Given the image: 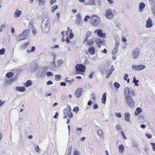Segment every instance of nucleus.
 Returning <instances> with one entry per match:
<instances>
[{"instance_id": "nucleus-1", "label": "nucleus", "mask_w": 155, "mask_h": 155, "mask_svg": "<svg viewBox=\"0 0 155 155\" xmlns=\"http://www.w3.org/2000/svg\"><path fill=\"white\" fill-rule=\"evenodd\" d=\"M50 23L48 21L47 15H45V18H43V21L41 24V29L44 33L48 32L49 31Z\"/></svg>"}, {"instance_id": "nucleus-2", "label": "nucleus", "mask_w": 155, "mask_h": 155, "mask_svg": "<svg viewBox=\"0 0 155 155\" xmlns=\"http://www.w3.org/2000/svg\"><path fill=\"white\" fill-rule=\"evenodd\" d=\"M100 22V18L96 15H93L91 18L90 23L94 25H97Z\"/></svg>"}, {"instance_id": "nucleus-3", "label": "nucleus", "mask_w": 155, "mask_h": 155, "mask_svg": "<svg viewBox=\"0 0 155 155\" xmlns=\"http://www.w3.org/2000/svg\"><path fill=\"white\" fill-rule=\"evenodd\" d=\"M85 66L81 64L77 65L75 68L77 71L76 74H81L85 71Z\"/></svg>"}, {"instance_id": "nucleus-4", "label": "nucleus", "mask_w": 155, "mask_h": 155, "mask_svg": "<svg viewBox=\"0 0 155 155\" xmlns=\"http://www.w3.org/2000/svg\"><path fill=\"white\" fill-rule=\"evenodd\" d=\"M126 102L127 104L130 107H133L135 103L132 98L129 96V94L124 95Z\"/></svg>"}, {"instance_id": "nucleus-5", "label": "nucleus", "mask_w": 155, "mask_h": 155, "mask_svg": "<svg viewBox=\"0 0 155 155\" xmlns=\"http://www.w3.org/2000/svg\"><path fill=\"white\" fill-rule=\"evenodd\" d=\"M140 51L139 48H134L132 52V58L134 59L137 58L139 54Z\"/></svg>"}, {"instance_id": "nucleus-6", "label": "nucleus", "mask_w": 155, "mask_h": 155, "mask_svg": "<svg viewBox=\"0 0 155 155\" xmlns=\"http://www.w3.org/2000/svg\"><path fill=\"white\" fill-rule=\"evenodd\" d=\"M94 33H97V34L100 37L102 38H105L106 34L105 33H103L101 29H97L94 31Z\"/></svg>"}, {"instance_id": "nucleus-7", "label": "nucleus", "mask_w": 155, "mask_h": 155, "mask_svg": "<svg viewBox=\"0 0 155 155\" xmlns=\"http://www.w3.org/2000/svg\"><path fill=\"white\" fill-rule=\"evenodd\" d=\"M145 68V65H140L138 66H134L133 65L132 66V70H134L136 71H139L141 70L144 69Z\"/></svg>"}, {"instance_id": "nucleus-8", "label": "nucleus", "mask_w": 155, "mask_h": 155, "mask_svg": "<svg viewBox=\"0 0 155 155\" xmlns=\"http://www.w3.org/2000/svg\"><path fill=\"white\" fill-rule=\"evenodd\" d=\"M105 16L106 17L109 19H111L114 16L113 15L112 13V12L110 9L106 10L105 12Z\"/></svg>"}, {"instance_id": "nucleus-9", "label": "nucleus", "mask_w": 155, "mask_h": 155, "mask_svg": "<svg viewBox=\"0 0 155 155\" xmlns=\"http://www.w3.org/2000/svg\"><path fill=\"white\" fill-rule=\"evenodd\" d=\"M81 89H82L78 88L75 91V94L76 97L79 98L81 96L82 93Z\"/></svg>"}, {"instance_id": "nucleus-10", "label": "nucleus", "mask_w": 155, "mask_h": 155, "mask_svg": "<svg viewBox=\"0 0 155 155\" xmlns=\"http://www.w3.org/2000/svg\"><path fill=\"white\" fill-rule=\"evenodd\" d=\"M27 39L25 35L22 34V33L18 35L16 37V39L18 41H21L24 39Z\"/></svg>"}, {"instance_id": "nucleus-11", "label": "nucleus", "mask_w": 155, "mask_h": 155, "mask_svg": "<svg viewBox=\"0 0 155 155\" xmlns=\"http://www.w3.org/2000/svg\"><path fill=\"white\" fill-rule=\"evenodd\" d=\"M38 69V67L36 64H32L30 66V69L32 72H35Z\"/></svg>"}, {"instance_id": "nucleus-12", "label": "nucleus", "mask_w": 155, "mask_h": 155, "mask_svg": "<svg viewBox=\"0 0 155 155\" xmlns=\"http://www.w3.org/2000/svg\"><path fill=\"white\" fill-rule=\"evenodd\" d=\"M134 92V91L131 90V91H130V90L129 88H128L127 87H126L125 88L124 90V93L125 95H127L129 94H129L130 93V94L132 95V94H133Z\"/></svg>"}, {"instance_id": "nucleus-13", "label": "nucleus", "mask_w": 155, "mask_h": 155, "mask_svg": "<svg viewBox=\"0 0 155 155\" xmlns=\"http://www.w3.org/2000/svg\"><path fill=\"white\" fill-rule=\"evenodd\" d=\"M63 112L64 115V118H66L68 120L67 122V124H68L69 122V120L67 118V116H68V115H69L68 110L67 109H65L64 110Z\"/></svg>"}, {"instance_id": "nucleus-14", "label": "nucleus", "mask_w": 155, "mask_h": 155, "mask_svg": "<svg viewBox=\"0 0 155 155\" xmlns=\"http://www.w3.org/2000/svg\"><path fill=\"white\" fill-rule=\"evenodd\" d=\"M16 90L21 91L24 92L25 91L26 89L25 87L23 86L19 87L17 86L15 87Z\"/></svg>"}, {"instance_id": "nucleus-15", "label": "nucleus", "mask_w": 155, "mask_h": 155, "mask_svg": "<svg viewBox=\"0 0 155 155\" xmlns=\"http://www.w3.org/2000/svg\"><path fill=\"white\" fill-rule=\"evenodd\" d=\"M83 21L80 17H78L76 19V23L78 26L82 24Z\"/></svg>"}, {"instance_id": "nucleus-16", "label": "nucleus", "mask_w": 155, "mask_h": 155, "mask_svg": "<svg viewBox=\"0 0 155 155\" xmlns=\"http://www.w3.org/2000/svg\"><path fill=\"white\" fill-rule=\"evenodd\" d=\"M152 25V23L151 19L150 18H149L147 21L146 27L147 28H149L151 27Z\"/></svg>"}, {"instance_id": "nucleus-17", "label": "nucleus", "mask_w": 155, "mask_h": 155, "mask_svg": "<svg viewBox=\"0 0 155 155\" xmlns=\"http://www.w3.org/2000/svg\"><path fill=\"white\" fill-rule=\"evenodd\" d=\"M29 32L30 30L28 29H27L24 30L22 34L25 35V36L27 38L28 37Z\"/></svg>"}, {"instance_id": "nucleus-18", "label": "nucleus", "mask_w": 155, "mask_h": 155, "mask_svg": "<svg viewBox=\"0 0 155 155\" xmlns=\"http://www.w3.org/2000/svg\"><path fill=\"white\" fill-rule=\"evenodd\" d=\"M88 51L90 54H94L95 53L94 48L93 46L89 47L88 48Z\"/></svg>"}, {"instance_id": "nucleus-19", "label": "nucleus", "mask_w": 155, "mask_h": 155, "mask_svg": "<svg viewBox=\"0 0 155 155\" xmlns=\"http://www.w3.org/2000/svg\"><path fill=\"white\" fill-rule=\"evenodd\" d=\"M22 12L18 11L17 9L15 11L14 14V16L15 17H19L21 14Z\"/></svg>"}, {"instance_id": "nucleus-20", "label": "nucleus", "mask_w": 155, "mask_h": 155, "mask_svg": "<svg viewBox=\"0 0 155 155\" xmlns=\"http://www.w3.org/2000/svg\"><path fill=\"white\" fill-rule=\"evenodd\" d=\"M145 4L141 2L139 4V9L140 11L141 12L143 11L142 9L145 8Z\"/></svg>"}, {"instance_id": "nucleus-21", "label": "nucleus", "mask_w": 155, "mask_h": 155, "mask_svg": "<svg viewBox=\"0 0 155 155\" xmlns=\"http://www.w3.org/2000/svg\"><path fill=\"white\" fill-rule=\"evenodd\" d=\"M14 75L13 73L12 72H9L7 73L5 76L8 78L12 77Z\"/></svg>"}, {"instance_id": "nucleus-22", "label": "nucleus", "mask_w": 155, "mask_h": 155, "mask_svg": "<svg viewBox=\"0 0 155 155\" xmlns=\"http://www.w3.org/2000/svg\"><path fill=\"white\" fill-rule=\"evenodd\" d=\"M115 27L116 28V29L119 30L122 28V26L120 23H117L115 24Z\"/></svg>"}, {"instance_id": "nucleus-23", "label": "nucleus", "mask_w": 155, "mask_h": 155, "mask_svg": "<svg viewBox=\"0 0 155 155\" xmlns=\"http://www.w3.org/2000/svg\"><path fill=\"white\" fill-rule=\"evenodd\" d=\"M124 146L121 144L119 146V151L120 153H122L124 152Z\"/></svg>"}, {"instance_id": "nucleus-24", "label": "nucleus", "mask_w": 155, "mask_h": 155, "mask_svg": "<svg viewBox=\"0 0 155 155\" xmlns=\"http://www.w3.org/2000/svg\"><path fill=\"white\" fill-rule=\"evenodd\" d=\"M94 37H93L90 40H89V41L87 42V44L89 45V46H91L94 42Z\"/></svg>"}, {"instance_id": "nucleus-25", "label": "nucleus", "mask_w": 155, "mask_h": 155, "mask_svg": "<svg viewBox=\"0 0 155 155\" xmlns=\"http://www.w3.org/2000/svg\"><path fill=\"white\" fill-rule=\"evenodd\" d=\"M124 117L125 120L128 121H129V119L130 118V114L128 113H126L124 115Z\"/></svg>"}, {"instance_id": "nucleus-26", "label": "nucleus", "mask_w": 155, "mask_h": 155, "mask_svg": "<svg viewBox=\"0 0 155 155\" xmlns=\"http://www.w3.org/2000/svg\"><path fill=\"white\" fill-rule=\"evenodd\" d=\"M32 83L30 80L28 81L24 84V85L26 87L32 85Z\"/></svg>"}, {"instance_id": "nucleus-27", "label": "nucleus", "mask_w": 155, "mask_h": 155, "mask_svg": "<svg viewBox=\"0 0 155 155\" xmlns=\"http://www.w3.org/2000/svg\"><path fill=\"white\" fill-rule=\"evenodd\" d=\"M106 99V94L105 93H104L102 96V103L103 104H105Z\"/></svg>"}, {"instance_id": "nucleus-28", "label": "nucleus", "mask_w": 155, "mask_h": 155, "mask_svg": "<svg viewBox=\"0 0 155 155\" xmlns=\"http://www.w3.org/2000/svg\"><path fill=\"white\" fill-rule=\"evenodd\" d=\"M85 4L87 5H94V2L92 0H89Z\"/></svg>"}, {"instance_id": "nucleus-29", "label": "nucleus", "mask_w": 155, "mask_h": 155, "mask_svg": "<svg viewBox=\"0 0 155 155\" xmlns=\"http://www.w3.org/2000/svg\"><path fill=\"white\" fill-rule=\"evenodd\" d=\"M82 129L81 127L77 128L76 132V133L77 135H80L81 133V132L82 131Z\"/></svg>"}, {"instance_id": "nucleus-30", "label": "nucleus", "mask_w": 155, "mask_h": 155, "mask_svg": "<svg viewBox=\"0 0 155 155\" xmlns=\"http://www.w3.org/2000/svg\"><path fill=\"white\" fill-rule=\"evenodd\" d=\"M63 63V61L61 59H60L59 60L57 61V64L58 65V67L61 66V64Z\"/></svg>"}, {"instance_id": "nucleus-31", "label": "nucleus", "mask_w": 155, "mask_h": 155, "mask_svg": "<svg viewBox=\"0 0 155 155\" xmlns=\"http://www.w3.org/2000/svg\"><path fill=\"white\" fill-rule=\"evenodd\" d=\"M61 78V75L60 74H57L55 76V79L56 81H58L60 80Z\"/></svg>"}, {"instance_id": "nucleus-32", "label": "nucleus", "mask_w": 155, "mask_h": 155, "mask_svg": "<svg viewBox=\"0 0 155 155\" xmlns=\"http://www.w3.org/2000/svg\"><path fill=\"white\" fill-rule=\"evenodd\" d=\"M38 4L40 5H44L45 3L46 0H39Z\"/></svg>"}, {"instance_id": "nucleus-33", "label": "nucleus", "mask_w": 155, "mask_h": 155, "mask_svg": "<svg viewBox=\"0 0 155 155\" xmlns=\"http://www.w3.org/2000/svg\"><path fill=\"white\" fill-rule=\"evenodd\" d=\"M97 134L100 137L102 136L103 135V132L102 131L101 129H99L97 130Z\"/></svg>"}, {"instance_id": "nucleus-34", "label": "nucleus", "mask_w": 155, "mask_h": 155, "mask_svg": "<svg viewBox=\"0 0 155 155\" xmlns=\"http://www.w3.org/2000/svg\"><path fill=\"white\" fill-rule=\"evenodd\" d=\"M68 79V78H67L65 79V82L67 83V84H68L69 86H71L72 83L71 82V80H67Z\"/></svg>"}, {"instance_id": "nucleus-35", "label": "nucleus", "mask_w": 155, "mask_h": 155, "mask_svg": "<svg viewBox=\"0 0 155 155\" xmlns=\"http://www.w3.org/2000/svg\"><path fill=\"white\" fill-rule=\"evenodd\" d=\"M151 11L153 14V16L155 18V7L152 6L151 8Z\"/></svg>"}, {"instance_id": "nucleus-36", "label": "nucleus", "mask_w": 155, "mask_h": 155, "mask_svg": "<svg viewBox=\"0 0 155 155\" xmlns=\"http://www.w3.org/2000/svg\"><path fill=\"white\" fill-rule=\"evenodd\" d=\"M5 25L4 24H2L0 28V32H2L5 28Z\"/></svg>"}, {"instance_id": "nucleus-37", "label": "nucleus", "mask_w": 155, "mask_h": 155, "mask_svg": "<svg viewBox=\"0 0 155 155\" xmlns=\"http://www.w3.org/2000/svg\"><path fill=\"white\" fill-rule=\"evenodd\" d=\"M91 34V32L90 31H88L87 32L85 37L88 38Z\"/></svg>"}, {"instance_id": "nucleus-38", "label": "nucleus", "mask_w": 155, "mask_h": 155, "mask_svg": "<svg viewBox=\"0 0 155 155\" xmlns=\"http://www.w3.org/2000/svg\"><path fill=\"white\" fill-rule=\"evenodd\" d=\"M5 49L4 48H2L0 50V54L3 55L4 54Z\"/></svg>"}, {"instance_id": "nucleus-39", "label": "nucleus", "mask_w": 155, "mask_h": 155, "mask_svg": "<svg viewBox=\"0 0 155 155\" xmlns=\"http://www.w3.org/2000/svg\"><path fill=\"white\" fill-rule=\"evenodd\" d=\"M94 72L91 71L90 72V75H89L88 77L90 79H91L93 78V75L94 74Z\"/></svg>"}, {"instance_id": "nucleus-40", "label": "nucleus", "mask_w": 155, "mask_h": 155, "mask_svg": "<svg viewBox=\"0 0 155 155\" xmlns=\"http://www.w3.org/2000/svg\"><path fill=\"white\" fill-rule=\"evenodd\" d=\"M114 84V87L117 88H118L120 87V84L117 82H115Z\"/></svg>"}, {"instance_id": "nucleus-41", "label": "nucleus", "mask_w": 155, "mask_h": 155, "mask_svg": "<svg viewBox=\"0 0 155 155\" xmlns=\"http://www.w3.org/2000/svg\"><path fill=\"white\" fill-rule=\"evenodd\" d=\"M115 115L118 117H121L122 116L121 114L120 113H115Z\"/></svg>"}, {"instance_id": "nucleus-42", "label": "nucleus", "mask_w": 155, "mask_h": 155, "mask_svg": "<svg viewBox=\"0 0 155 155\" xmlns=\"http://www.w3.org/2000/svg\"><path fill=\"white\" fill-rule=\"evenodd\" d=\"M114 38L115 41H119V38L117 35H114Z\"/></svg>"}, {"instance_id": "nucleus-43", "label": "nucleus", "mask_w": 155, "mask_h": 155, "mask_svg": "<svg viewBox=\"0 0 155 155\" xmlns=\"http://www.w3.org/2000/svg\"><path fill=\"white\" fill-rule=\"evenodd\" d=\"M139 81V80H136V79L135 77L134 76L133 78V82L134 83L136 84Z\"/></svg>"}, {"instance_id": "nucleus-44", "label": "nucleus", "mask_w": 155, "mask_h": 155, "mask_svg": "<svg viewBox=\"0 0 155 155\" xmlns=\"http://www.w3.org/2000/svg\"><path fill=\"white\" fill-rule=\"evenodd\" d=\"M150 144L153 146L152 148L153 150L155 151V143L151 142Z\"/></svg>"}, {"instance_id": "nucleus-45", "label": "nucleus", "mask_w": 155, "mask_h": 155, "mask_svg": "<svg viewBox=\"0 0 155 155\" xmlns=\"http://www.w3.org/2000/svg\"><path fill=\"white\" fill-rule=\"evenodd\" d=\"M47 75L48 76L51 77L53 75V74L50 71H48L47 73Z\"/></svg>"}, {"instance_id": "nucleus-46", "label": "nucleus", "mask_w": 155, "mask_h": 155, "mask_svg": "<svg viewBox=\"0 0 155 155\" xmlns=\"http://www.w3.org/2000/svg\"><path fill=\"white\" fill-rule=\"evenodd\" d=\"M149 150V148L147 147H145L144 148V151L147 154H148V151Z\"/></svg>"}, {"instance_id": "nucleus-47", "label": "nucleus", "mask_w": 155, "mask_h": 155, "mask_svg": "<svg viewBox=\"0 0 155 155\" xmlns=\"http://www.w3.org/2000/svg\"><path fill=\"white\" fill-rule=\"evenodd\" d=\"M136 111L140 113L142 111V110L140 108L138 107L136 109Z\"/></svg>"}, {"instance_id": "nucleus-48", "label": "nucleus", "mask_w": 155, "mask_h": 155, "mask_svg": "<svg viewBox=\"0 0 155 155\" xmlns=\"http://www.w3.org/2000/svg\"><path fill=\"white\" fill-rule=\"evenodd\" d=\"M79 110V108L78 107H74V109H73V111H76L77 112H78V111Z\"/></svg>"}, {"instance_id": "nucleus-49", "label": "nucleus", "mask_w": 155, "mask_h": 155, "mask_svg": "<svg viewBox=\"0 0 155 155\" xmlns=\"http://www.w3.org/2000/svg\"><path fill=\"white\" fill-rule=\"evenodd\" d=\"M90 16L89 15H86L85 17L84 18V20L85 21H87V18H90Z\"/></svg>"}, {"instance_id": "nucleus-50", "label": "nucleus", "mask_w": 155, "mask_h": 155, "mask_svg": "<svg viewBox=\"0 0 155 155\" xmlns=\"http://www.w3.org/2000/svg\"><path fill=\"white\" fill-rule=\"evenodd\" d=\"M74 36V35L73 33H71L69 34V37L70 39H72Z\"/></svg>"}, {"instance_id": "nucleus-51", "label": "nucleus", "mask_w": 155, "mask_h": 155, "mask_svg": "<svg viewBox=\"0 0 155 155\" xmlns=\"http://www.w3.org/2000/svg\"><path fill=\"white\" fill-rule=\"evenodd\" d=\"M116 128L117 130H119V131L120 130H121V128L120 127V126L119 125H117L116 126Z\"/></svg>"}, {"instance_id": "nucleus-52", "label": "nucleus", "mask_w": 155, "mask_h": 155, "mask_svg": "<svg viewBox=\"0 0 155 155\" xmlns=\"http://www.w3.org/2000/svg\"><path fill=\"white\" fill-rule=\"evenodd\" d=\"M122 40L123 42H125L126 41V39L125 36H122Z\"/></svg>"}, {"instance_id": "nucleus-53", "label": "nucleus", "mask_w": 155, "mask_h": 155, "mask_svg": "<svg viewBox=\"0 0 155 155\" xmlns=\"http://www.w3.org/2000/svg\"><path fill=\"white\" fill-rule=\"evenodd\" d=\"M112 73V71H109L108 73V74H107V75L106 76V78H108L110 75Z\"/></svg>"}, {"instance_id": "nucleus-54", "label": "nucleus", "mask_w": 155, "mask_h": 155, "mask_svg": "<svg viewBox=\"0 0 155 155\" xmlns=\"http://www.w3.org/2000/svg\"><path fill=\"white\" fill-rule=\"evenodd\" d=\"M121 135L123 137V138L124 139H126V137H125L124 134V133L123 130L121 131Z\"/></svg>"}, {"instance_id": "nucleus-55", "label": "nucleus", "mask_w": 155, "mask_h": 155, "mask_svg": "<svg viewBox=\"0 0 155 155\" xmlns=\"http://www.w3.org/2000/svg\"><path fill=\"white\" fill-rule=\"evenodd\" d=\"M72 147L71 146L70 147H69L68 149V151H69V153H68L70 154H71V152L72 151Z\"/></svg>"}, {"instance_id": "nucleus-56", "label": "nucleus", "mask_w": 155, "mask_h": 155, "mask_svg": "<svg viewBox=\"0 0 155 155\" xmlns=\"http://www.w3.org/2000/svg\"><path fill=\"white\" fill-rule=\"evenodd\" d=\"M35 151L37 152L38 153L39 151V146H37L35 148Z\"/></svg>"}, {"instance_id": "nucleus-57", "label": "nucleus", "mask_w": 155, "mask_h": 155, "mask_svg": "<svg viewBox=\"0 0 155 155\" xmlns=\"http://www.w3.org/2000/svg\"><path fill=\"white\" fill-rule=\"evenodd\" d=\"M115 45L116 47L117 48V47L119 46V41H115Z\"/></svg>"}, {"instance_id": "nucleus-58", "label": "nucleus", "mask_w": 155, "mask_h": 155, "mask_svg": "<svg viewBox=\"0 0 155 155\" xmlns=\"http://www.w3.org/2000/svg\"><path fill=\"white\" fill-rule=\"evenodd\" d=\"M5 101H2L0 100V107L2 106V105L4 103Z\"/></svg>"}, {"instance_id": "nucleus-59", "label": "nucleus", "mask_w": 155, "mask_h": 155, "mask_svg": "<svg viewBox=\"0 0 155 155\" xmlns=\"http://www.w3.org/2000/svg\"><path fill=\"white\" fill-rule=\"evenodd\" d=\"M146 136L149 139L151 138L152 137V135L150 134H146Z\"/></svg>"}, {"instance_id": "nucleus-60", "label": "nucleus", "mask_w": 155, "mask_h": 155, "mask_svg": "<svg viewBox=\"0 0 155 155\" xmlns=\"http://www.w3.org/2000/svg\"><path fill=\"white\" fill-rule=\"evenodd\" d=\"M68 114H69V113L70 114L69 116V117L70 118H72L73 117V114L71 112H68Z\"/></svg>"}, {"instance_id": "nucleus-61", "label": "nucleus", "mask_w": 155, "mask_h": 155, "mask_svg": "<svg viewBox=\"0 0 155 155\" xmlns=\"http://www.w3.org/2000/svg\"><path fill=\"white\" fill-rule=\"evenodd\" d=\"M128 77V75L127 74H124V80L125 81H126L127 80V78Z\"/></svg>"}, {"instance_id": "nucleus-62", "label": "nucleus", "mask_w": 155, "mask_h": 155, "mask_svg": "<svg viewBox=\"0 0 155 155\" xmlns=\"http://www.w3.org/2000/svg\"><path fill=\"white\" fill-rule=\"evenodd\" d=\"M80 153L78 151H76L74 153V155H79Z\"/></svg>"}, {"instance_id": "nucleus-63", "label": "nucleus", "mask_w": 155, "mask_h": 155, "mask_svg": "<svg viewBox=\"0 0 155 155\" xmlns=\"http://www.w3.org/2000/svg\"><path fill=\"white\" fill-rule=\"evenodd\" d=\"M117 51V47H115V48L113 50V52L114 53H116Z\"/></svg>"}, {"instance_id": "nucleus-64", "label": "nucleus", "mask_w": 155, "mask_h": 155, "mask_svg": "<svg viewBox=\"0 0 155 155\" xmlns=\"http://www.w3.org/2000/svg\"><path fill=\"white\" fill-rule=\"evenodd\" d=\"M35 48L34 46H32L31 48V52H33L35 51Z\"/></svg>"}]
</instances>
